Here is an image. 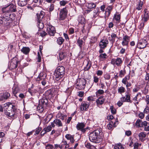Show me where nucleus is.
<instances>
[{
	"label": "nucleus",
	"instance_id": "42",
	"mask_svg": "<svg viewBox=\"0 0 149 149\" xmlns=\"http://www.w3.org/2000/svg\"><path fill=\"white\" fill-rule=\"evenodd\" d=\"M111 11L105 10V12L104 13V16L105 19H107L110 16Z\"/></svg>",
	"mask_w": 149,
	"mask_h": 149
},
{
	"label": "nucleus",
	"instance_id": "59",
	"mask_svg": "<svg viewBox=\"0 0 149 149\" xmlns=\"http://www.w3.org/2000/svg\"><path fill=\"white\" fill-rule=\"evenodd\" d=\"M68 32L69 34H73L74 32V29L73 28H70L68 29Z\"/></svg>",
	"mask_w": 149,
	"mask_h": 149
},
{
	"label": "nucleus",
	"instance_id": "37",
	"mask_svg": "<svg viewBox=\"0 0 149 149\" xmlns=\"http://www.w3.org/2000/svg\"><path fill=\"white\" fill-rule=\"evenodd\" d=\"M9 9L8 6L7 5L6 6L2 8L1 10L3 14L8 13L10 14V11H9Z\"/></svg>",
	"mask_w": 149,
	"mask_h": 149
},
{
	"label": "nucleus",
	"instance_id": "58",
	"mask_svg": "<svg viewBox=\"0 0 149 149\" xmlns=\"http://www.w3.org/2000/svg\"><path fill=\"white\" fill-rule=\"evenodd\" d=\"M127 89V91L129 92L130 90V89L129 88V87L132 86V84L130 82H128L125 85Z\"/></svg>",
	"mask_w": 149,
	"mask_h": 149
},
{
	"label": "nucleus",
	"instance_id": "53",
	"mask_svg": "<svg viewBox=\"0 0 149 149\" xmlns=\"http://www.w3.org/2000/svg\"><path fill=\"white\" fill-rule=\"evenodd\" d=\"M99 57L101 59H106L108 58V56L106 53L100 54Z\"/></svg>",
	"mask_w": 149,
	"mask_h": 149
},
{
	"label": "nucleus",
	"instance_id": "9",
	"mask_svg": "<svg viewBox=\"0 0 149 149\" xmlns=\"http://www.w3.org/2000/svg\"><path fill=\"white\" fill-rule=\"evenodd\" d=\"M86 124L84 123H78L76 125V128L78 130L80 131L83 133H85L88 127L85 128Z\"/></svg>",
	"mask_w": 149,
	"mask_h": 149
},
{
	"label": "nucleus",
	"instance_id": "60",
	"mask_svg": "<svg viewBox=\"0 0 149 149\" xmlns=\"http://www.w3.org/2000/svg\"><path fill=\"white\" fill-rule=\"evenodd\" d=\"M111 112L113 114H115L116 113V110L114 108L113 106H111L110 107Z\"/></svg>",
	"mask_w": 149,
	"mask_h": 149
},
{
	"label": "nucleus",
	"instance_id": "35",
	"mask_svg": "<svg viewBox=\"0 0 149 149\" xmlns=\"http://www.w3.org/2000/svg\"><path fill=\"white\" fill-rule=\"evenodd\" d=\"M146 9H145L144 10L145 14L144 15V17L143 18L144 22H146L149 19V13H146Z\"/></svg>",
	"mask_w": 149,
	"mask_h": 149
},
{
	"label": "nucleus",
	"instance_id": "63",
	"mask_svg": "<svg viewBox=\"0 0 149 149\" xmlns=\"http://www.w3.org/2000/svg\"><path fill=\"white\" fill-rule=\"evenodd\" d=\"M93 79L94 82L95 83H97L99 81V78L97 76H94Z\"/></svg>",
	"mask_w": 149,
	"mask_h": 149
},
{
	"label": "nucleus",
	"instance_id": "15",
	"mask_svg": "<svg viewBox=\"0 0 149 149\" xmlns=\"http://www.w3.org/2000/svg\"><path fill=\"white\" fill-rule=\"evenodd\" d=\"M130 38L127 35L123 36L122 45L123 46H127L130 41Z\"/></svg>",
	"mask_w": 149,
	"mask_h": 149
},
{
	"label": "nucleus",
	"instance_id": "38",
	"mask_svg": "<svg viewBox=\"0 0 149 149\" xmlns=\"http://www.w3.org/2000/svg\"><path fill=\"white\" fill-rule=\"evenodd\" d=\"M66 54L65 53L61 52L59 54V58L60 61H61L64 59L66 57Z\"/></svg>",
	"mask_w": 149,
	"mask_h": 149
},
{
	"label": "nucleus",
	"instance_id": "21",
	"mask_svg": "<svg viewBox=\"0 0 149 149\" xmlns=\"http://www.w3.org/2000/svg\"><path fill=\"white\" fill-rule=\"evenodd\" d=\"M77 44L79 47L80 49L82 50V47L84 46L85 42L82 39H80L79 38L77 41Z\"/></svg>",
	"mask_w": 149,
	"mask_h": 149
},
{
	"label": "nucleus",
	"instance_id": "39",
	"mask_svg": "<svg viewBox=\"0 0 149 149\" xmlns=\"http://www.w3.org/2000/svg\"><path fill=\"white\" fill-rule=\"evenodd\" d=\"M125 88L123 86H121L119 87L118 89V93L121 94L124 93L125 92Z\"/></svg>",
	"mask_w": 149,
	"mask_h": 149
},
{
	"label": "nucleus",
	"instance_id": "64",
	"mask_svg": "<svg viewBox=\"0 0 149 149\" xmlns=\"http://www.w3.org/2000/svg\"><path fill=\"white\" fill-rule=\"evenodd\" d=\"M53 148V146L52 144H48L45 146L46 149H52Z\"/></svg>",
	"mask_w": 149,
	"mask_h": 149
},
{
	"label": "nucleus",
	"instance_id": "34",
	"mask_svg": "<svg viewBox=\"0 0 149 149\" xmlns=\"http://www.w3.org/2000/svg\"><path fill=\"white\" fill-rule=\"evenodd\" d=\"M19 88L17 86H14L13 88V93L14 95V96L17 98V96L16 94L19 93Z\"/></svg>",
	"mask_w": 149,
	"mask_h": 149
},
{
	"label": "nucleus",
	"instance_id": "6",
	"mask_svg": "<svg viewBox=\"0 0 149 149\" xmlns=\"http://www.w3.org/2000/svg\"><path fill=\"white\" fill-rule=\"evenodd\" d=\"M86 80L84 78L79 79L76 83V88L79 90L84 89L86 86Z\"/></svg>",
	"mask_w": 149,
	"mask_h": 149
},
{
	"label": "nucleus",
	"instance_id": "28",
	"mask_svg": "<svg viewBox=\"0 0 149 149\" xmlns=\"http://www.w3.org/2000/svg\"><path fill=\"white\" fill-rule=\"evenodd\" d=\"M29 0H18V4L19 6L21 7L25 6Z\"/></svg>",
	"mask_w": 149,
	"mask_h": 149
},
{
	"label": "nucleus",
	"instance_id": "31",
	"mask_svg": "<svg viewBox=\"0 0 149 149\" xmlns=\"http://www.w3.org/2000/svg\"><path fill=\"white\" fill-rule=\"evenodd\" d=\"M94 14L93 15V17H95L96 15H101L102 12L100 11V9L99 8H97L94 10Z\"/></svg>",
	"mask_w": 149,
	"mask_h": 149
},
{
	"label": "nucleus",
	"instance_id": "36",
	"mask_svg": "<svg viewBox=\"0 0 149 149\" xmlns=\"http://www.w3.org/2000/svg\"><path fill=\"white\" fill-rule=\"evenodd\" d=\"M64 41L65 40L64 38L61 37H60L57 38L56 42L58 45H61L63 44Z\"/></svg>",
	"mask_w": 149,
	"mask_h": 149
},
{
	"label": "nucleus",
	"instance_id": "23",
	"mask_svg": "<svg viewBox=\"0 0 149 149\" xmlns=\"http://www.w3.org/2000/svg\"><path fill=\"white\" fill-rule=\"evenodd\" d=\"M57 145L59 146L60 149H62L64 147L65 148H67L69 147V145L67 144V141L64 139H63L60 145Z\"/></svg>",
	"mask_w": 149,
	"mask_h": 149
},
{
	"label": "nucleus",
	"instance_id": "61",
	"mask_svg": "<svg viewBox=\"0 0 149 149\" xmlns=\"http://www.w3.org/2000/svg\"><path fill=\"white\" fill-rule=\"evenodd\" d=\"M104 77L106 80H109L110 79L111 76L109 73H106L104 74Z\"/></svg>",
	"mask_w": 149,
	"mask_h": 149
},
{
	"label": "nucleus",
	"instance_id": "11",
	"mask_svg": "<svg viewBox=\"0 0 149 149\" xmlns=\"http://www.w3.org/2000/svg\"><path fill=\"white\" fill-rule=\"evenodd\" d=\"M48 103V100L47 98H42L40 100L38 108L41 107L42 111L43 110V108H46L47 107Z\"/></svg>",
	"mask_w": 149,
	"mask_h": 149
},
{
	"label": "nucleus",
	"instance_id": "54",
	"mask_svg": "<svg viewBox=\"0 0 149 149\" xmlns=\"http://www.w3.org/2000/svg\"><path fill=\"white\" fill-rule=\"evenodd\" d=\"M141 93H138L135 96V97H134L133 98V100L135 102H136V103L137 104H138V97L139 96V95H140V97H141Z\"/></svg>",
	"mask_w": 149,
	"mask_h": 149
},
{
	"label": "nucleus",
	"instance_id": "55",
	"mask_svg": "<svg viewBox=\"0 0 149 149\" xmlns=\"http://www.w3.org/2000/svg\"><path fill=\"white\" fill-rule=\"evenodd\" d=\"M44 17V16L43 15H39L38 13L37 14V22H39L41 21V19H42L43 17Z\"/></svg>",
	"mask_w": 149,
	"mask_h": 149
},
{
	"label": "nucleus",
	"instance_id": "25",
	"mask_svg": "<svg viewBox=\"0 0 149 149\" xmlns=\"http://www.w3.org/2000/svg\"><path fill=\"white\" fill-rule=\"evenodd\" d=\"M65 138L68 140L70 141V142L73 143L74 141V135H71L70 134H66L65 136Z\"/></svg>",
	"mask_w": 149,
	"mask_h": 149
},
{
	"label": "nucleus",
	"instance_id": "45",
	"mask_svg": "<svg viewBox=\"0 0 149 149\" xmlns=\"http://www.w3.org/2000/svg\"><path fill=\"white\" fill-rule=\"evenodd\" d=\"M104 93V91L102 89L98 90L95 93L96 96L98 97L100 95H103Z\"/></svg>",
	"mask_w": 149,
	"mask_h": 149
},
{
	"label": "nucleus",
	"instance_id": "62",
	"mask_svg": "<svg viewBox=\"0 0 149 149\" xmlns=\"http://www.w3.org/2000/svg\"><path fill=\"white\" fill-rule=\"evenodd\" d=\"M97 40V38L95 37H92L90 43L91 44L95 43Z\"/></svg>",
	"mask_w": 149,
	"mask_h": 149
},
{
	"label": "nucleus",
	"instance_id": "41",
	"mask_svg": "<svg viewBox=\"0 0 149 149\" xmlns=\"http://www.w3.org/2000/svg\"><path fill=\"white\" fill-rule=\"evenodd\" d=\"M2 96L3 99H7L10 96V94L8 92H6L3 93Z\"/></svg>",
	"mask_w": 149,
	"mask_h": 149
},
{
	"label": "nucleus",
	"instance_id": "10",
	"mask_svg": "<svg viewBox=\"0 0 149 149\" xmlns=\"http://www.w3.org/2000/svg\"><path fill=\"white\" fill-rule=\"evenodd\" d=\"M67 12L66 8H64L60 10L58 19L60 20H64L66 17Z\"/></svg>",
	"mask_w": 149,
	"mask_h": 149
},
{
	"label": "nucleus",
	"instance_id": "40",
	"mask_svg": "<svg viewBox=\"0 0 149 149\" xmlns=\"http://www.w3.org/2000/svg\"><path fill=\"white\" fill-rule=\"evenodd\" d=\"M113 149H124V147L121 143H119L115 145Z\"/></svg>",
	"mask_w": 149,
	"mask_h": 149
},
{
	"label": "nucleus",
	"instance_id": "19",
	"mask_svg": "<svg viewBox=\"0 0 149 149\" xmlns=\"http://www.w3.org/2000/svg\"><path fill=\"white\" fill-rule=\"evenodd\" d=\"M108 36H110L108 38V39L112 44L115 42V39L118 38L117 34L114 33H112L111 34L109 33L108 34Z\"/></svg>",
	"mask_w": 149,
	"mask_h": 149
},
{
	"label": "nucleus",
	"instance_id": "24",
	"mask_svg": "<svg viewBox=\"0 0 149 149\" xmlns=\"http://www.w3.org/2000/svg\"><path fill=\"white\" fill-rule=\"evenodd\" d=\"M145 0H140L138 2L136 6V9L138 10H141L142 8L144 2Z\"/></svg>",
	"mask_w": 149,
	"mask_h": 149
},
{
	"label": "nucleus",
	"instance_id": "49",
	"mask_svg": "<svg viewBox=\"0 0 149 149\" xmlns=\"http://www.w3.org/2000/svg\"><path fill=\"white\" fill-rule=\"evenodd\" d=\"M126 72V70L124 68L123 70H121L120 71L119 76L120 77H122L125 75Z\"/></svg>",
	"mask_w": 149,
	"mask_h": 149
},
{
	"label": "nucleus",
	"instance_id": "51",
	"mask_svg": "<svg viewBox=\"0 0 149 149\" xmlns=\"http://www.w3.org/2000/svg\"><path fill=\"white\" fill-rule=\"evenodd\" d=\"M37 26L40 29H42L44 27V24L42 21L38 22Z\"/></svg>",
	"mask_w": 149,
	"mask_h": 149
},
{
	"label": "nucleus",
	"instance_id": "44",
	"mask_svg": "<svg viewBox=\"0 0 149 149\" xmlns=\"http://www.w3.org/2000/svg\"><path fill=\"white\" fill-rule=\"evenodd\" d=\"M87 7L89 9H91L95 8L96 6V5L92 2L87 3Z\"/></svg>",
	"mask_w": 149,
	"mask_h": 149
},
{
	"label": "nucleus",
	"instance_id": "12",
	"mask_svg": "<svg viewBox=\"0 0 149 149\" xmlns=\"http://www.w3.org/2000/svg\"><path fill=\"white\" fill-rule=\"evenodd\" d=\"M18 62V59L16 58H13L10 63L9 68L10 69H16L17 67V64Z\"/></svg>",
	"mask_w": 149,
	"mask_h": 149
},
{
	"label": "nucleus",
	"instance_id": "1",
	"mask_svg": "<svg viewBox=\"0 0 149 149\" xmlns=\"http://www.w3.org/2000/svg\"><path fill=\"white\" fill-rule=\"evenodd\" d=\"M5 107L7 109L4 110L5 114L9 118L13 119L17 117V110L15 106L10 102H8L4 104V108Z\"/></svg>",
	"mask_w": 149,
	"mask_h": 149
},
{
	"label": "nucleus",
	"instance_id": "5",
	"mask_svg": "<svg viewBox=\"0 0 149 149\" xmlns=\"http://www.w3.org/2000/svg\"><path fill=\"white\" fill-rule=\"evenodd\" d=\"M149 40V36H146L143 39H141L138 40L137 47L140 49H143L145 48L148 44V41Z\"/></svg>",
	"mask_w": 149,
	"mask_h": 149
},
{
	"label": "nucleus",
	"instance_id": "32",
	"mask_svg": "<svg viewBox=\"0 0 149 149\" xmlns=\"http://www.w3.org/2000/svg\"><path fill=\"white\" fill-rule=\"evenodd\" d=\"M78 21L79 23L81 24H84L86 23L85 18L82 15H79V16Z\"/></svg>",
	"mask_w": 149,
	"mask_h": 149
},
{
	"label": "nucleus",
	"instance_id": "8",
	"mask_svg": "<svg viewBox=\"0 0 149 149\" xmlns=\"http://www.w3.org/2000/svg\"><path fill=\"white\" fill-rule=\"evenodd\" d=\"M123 63L122 58L117 57L116 58H113L111 59V63L114 66L116 65L118 67L121 66Z\"/></svg>",
	"mask_w": 149,
	"mask_h": 149
},
{
	"label": "nucleus",
	"instance_id": "16",
	"mask_svg": "<svg viewBox=\"0 0 149 149\" xmlns=\"http://www.w3.org/2000/svg\"><path fill=\"white\" fill-rule=\"evenodd\" d=\"M108 43L109 41L107 39L102 40L99 44L100 48L105 49L107 47Z\"/></svg>",
	"mask_w": 149,
	"mask_h": 149
},
{
	"label": "nucleus",
	"instance_id": "4",
	"mask_svg": "<svg viewBox=\"0 0 149 149\" xmlns=\"http://www.w3.org/2000/svg\"><path fill=\"white\" fill-rule=\"evenodd\" d=\"M65 69L63 66H58L55 70L54 75L55 80L58 81L61 79L64 76Z\"/></svg>",
	"mask_w": 149,
	"mask_h": 149
},
{
	"label": "nucleus",
	"instance_id": "43",
	"mask_svg": "<svg viewBox=\"0 0 149 149\" xmlns=\"http://www.w3.org/2000/svg\"><path fill=\"white\" fill-rule=\"evenodd\" d=\"M85 146L86 148H89V149H95V147L91 145V144L88 142L85 143Z\"/></svg>",
	"mask_w": 149,
	"mask_h": 149
},
{
	"label": "nucleus",
	"instance_id": "48",
	"mask_svg": "<svg viewBox=\"0 0 149 149\" xmlns=\"http://www.w3.org/2000/svg\"><path fill=\"white\" fill-rule=\"evenodd\" d=\"M29 92L32 95L34 93H36L38 91V87H35L34 89L32 90H29Z\"/></svg>",
	"mask_w": 149,
	"mask_h": 149
},
{
	"label": "nucleus",
	"instance_id": "20",
	"mask_svg": "<svg viewBox=\"0 0 149 149\" xmlns=\"http://www.w3.org/2000/svg\"><path fill=\"white\" fill-rule=\"evenodd\" d=\"M120 15L119 14L114 15L112 19L113 21L115 23L116 25H117L120 22Z\"/></svg>",
	"mask_w": 149,
	"mask_h": 149
},
{
	"label": "nucleus",
	"instance_id": "13",
	"mask_svg": "<svg viewBox=\"0 0 149 149\" xmlns=\"http://www.w3.org/2000/svg\"><path fill=\"white\" fill-rule=\"evenodd\" d=\"M127 94L125 96L122 97L120 98V100L124 102L132 103V101L130 100V96L129 92H126Z\"/></svg>",
	"mask_w": 149,
	"mask_h": 149
},
{
	"label": "nucleus",
	"instance_id": "17",
	"mask_svg": "<svg viewBox=\"0 0 149 149\" xmlns=\"http://www.w3.org/2000/svg\"><path fill=\"white\" fill-rule=\"evenodd\" d=\"M139 140L141 142L145 141L147 138V134L144 132H141L138 134Z\"/></svg>",
	"mask_w": 149,
	"mask_h": 149
},
{
	"label": "nucleus",
	"instance_id": "7",
	"mask_svg": "<svg viewBox=\"0 0 149 149\" xmlns=\"http://www.w3.org/2000/svg\"><path fill=\"white\" fill-rule=\"evenodd\" d=\"M47 32L48 34L51 36H54L56 33L55 29L54 26L49 23L46 24Z\"/></svg>",
	"mask_w": 149,
	"mask_h": 149
},
{
	"label": "nucleus",
	"instance_id": "29",
	"mask_svg": "<svg viewBox=\"0 0 149 149\" xmlns=\"http://www.w3.org/2000/svg\"><path fill=\"white\" fill-rule=\"evenodd\" d=\"M55 126V125L52 122L50 125H49L47 127L44 128V130H45V131H46L47 132H49L51 130L52 128H54Z\"/></svg>",
	"mask_w": 149,
	"mask_h": 149
},
{
	"label": "nucleus",
	"instance_id": "14",
	"mask_svg": "<svg viewBox=\"0 0 149 149\" xmlns=\"http://www.w3.org/2000/svg\"><path fill=\"white\" fill-rule=\"evenodd\" d=\"M90 104L87 102H82L80 106V109L81 111H87L88 109Z\"/></svg>",
	"mask_w": 149,
	"mask_h": 149
},
{
	"label": "nucleus",
	"instance_id": "3",
	"mask_svg": "<svg viewBox=\"0 0 149 149\" xmlns=\"http://www.w3.org/2000/svg\"><path fill=\"white\" fill-rule=\"evenodd\" d=\"M11 14L6 13L3 14V16L0 18V26H3L10 25L12 22V19L10 18Z\"/></svg>",
	"mask_w": 149,
	"mask_h": 149
},
{
	"label": "nucleus",
	"instance_id": "50",
	"mask_svg": "<svg viewBox=\"0 0 149 149\" xmlns=\"http://www.w3.org/2000/svg\"><path fill=\"white\" fill-rule=\"evenodd\" d=\"M39 32H38V34H40V36L42 37L45 36L47 34V32L46 33L44 31H41V30L40 31L39 30Z\"/></svg>",
	"mask_w": 149,
	"mask_h": 149
},
{
	"label": "nucleus",
	"instance_id": "56",
	"mask_svg": "<svg viewBox=\"0 0 149 149\" xmlns=\"http://www.w3.org/2000/svg\"><path fill=\"white\" fill-rule=\"evenodd\" d=\"M5 136V134L3 132H0V143L3 141Z\"/></svg>",
	"mask_w": 149,
	"mask_h": 149
},
{
	"label": "nucleus",
	"instance_id": "2",
	"mask_svg": "<svg viewBox=\"0 0 149 149\" xmlns=\"http://www.w3.org/2000/svg\"><path fill=\"white\" fill-rule=\"evenodd\" d=\"M102 134V129H97L90 133L89 140L93 143H99L101 141Z\"/></svg>",
	"mask_w": 149,
	"mask_h": 149
},
{
	"label": "nucleus",
	"instance_id": "18",
	"mask_svg": "<svg viewBox=\"0 0 149 149\" xmlns=\"http://www.w3.org/2000/svg\"><path fill=\"white\" fill-rule=\"evenodd\" d=\"M105 99L104 98L103 96H101L96 100V102L97 105L99 107V106L102 105L104 102Z\"/></svg>",
	"mask_w": 149,
	"mask_h": 149
},
{
	"label": "nucleus",
	"instance_id": "33",
	"mask_svg": "<svg viewBox=\"0 0 149 149\" xmlns=\"http://www.w3.org/2000/svg\"><path fill=\"white\" fill-rule=\"evenodd\" d=\"M130 74V73H129ZM130 74L128 75H126L123 78L122 81V83L124 85L126 84L128 82V81L130 80Z\"/></svg>",
	"mask_w": 149,
	"mask_h": 149
},
{
	"label": "nucleus",
	"instance_id": "22",
	"mask_svg": "<svg viewBox=\"0 0 149 149\" xmlns=\"http://www.w3.org/2000/svg\"><path fill=\"white\" fill-rule=\"evenodd\" d=\"M47 75L44 72H41L38 75L37 78V81H40L41 80H45L46 78Z\"/></svg>",
	"mask_w": 149,
	"mask_h": 149
},
{
	"label": "nucleus",
	"instance_id": "30",
	"mask_svg": "<svg viewBox=\"0 0 149 149\" xmlns=\"http://www.w3.org/2000/svg\"><path fill=\"white\" fill-rule=\"evenodd\" d=\"M21 51L25 55H27L29 54L30 51V48L28 47H23L22 49H21Z\"/></svg>",
	"mask_w": 149,
	"mask_h": 149
},
{
	"label": "nucleus",
	"instance_id": "57",
	"mask_svg": "<svg viewBox=\"0 0 149 149\" xmlns=\"http://www.w3.org/2000/svg\"><path fill=\"white\" fill-rule=\"evenodd\" d=\"M46 94H49L48 95L49 96V97H53L54 96V95L53 94V92L52 90H51L48 91L46 92Z\"/></svg>",
	"mask_w": 149,
	"mask_h": 149
},
{
	"label": "nucleus",
	"instance_id": "46",
	"mask_svg": "<svg viewBox=\"0 0 149 149\" xmlns=\"http://www.w3.org/2000/svg\"><path fill=\"white\" fill-rule=\"evenodd\" d=\"M142 121L141 120L139 119H137L136 122V126L138 127H142Z\"/></svg>",
	"mask_w": 149,
	"mask_h": 149
},
{
	"label": "nucleus",
	"instance_id": "27",
	"mask_svg": "<svg viewBox=\"0 0 149 149\" xmlns=\"http://www.w3.org/2000/svg\"><path fill=\"white\" fill-rule=\"evenodd\" d=\"M9 8V11L10 13L12 12H15L16 11V6L13 3L10 4L8 5Z\"/></svg>",
	"mask_w": 149,
	"mask_h": 149
},
{
	"label": "nucleus",
	"instance_id": "47",
	"mask_svg": "<svg viewBox=\"0 0 149 149\" xmlns=\"http://www.w3.org/2000/svg\"><path fill=\"white\" fill-rule=\"evenodd\" d=\"M91 66V64L89 61H88L86 66L84 68V70L85 71L88 70Z\"/></svg>",
	"mask_w": 149,
	"mask_h": 149
},
{
	"label": "nucleus",
	"instance_id": "26",
	"mask_svg": "<svg viewBox=\"0 0 149 149\" xmlns=\"http://www.w3.org/2000/svg\"><path fill=\"white\" fill-rule=\"evenodd\" d=\"M55 125L57 126L58 127H61L63 126V124L60 120L59 119H56L54 120L53 122H52Z\"/></svg>",
	"mask_w": 149,
	"mask_h": 149
},
{
	"label": "nucleus",
	"instance_id": "52",
	"mask_svg": "<svg viewBox=\"0 0 149 149\" xmlns=\"http://www.w3.org/2000/svg\"><path fill=\"white\" fill-rule=\"evenodd\" d=\"M115 124V122L114 123L112 122H110L107 125V128L109 130H111L112 129L113 125H114V124Z\"/></svg>",
	"mask_w": 149,
	"mask_h": 149
}]
</instances>
